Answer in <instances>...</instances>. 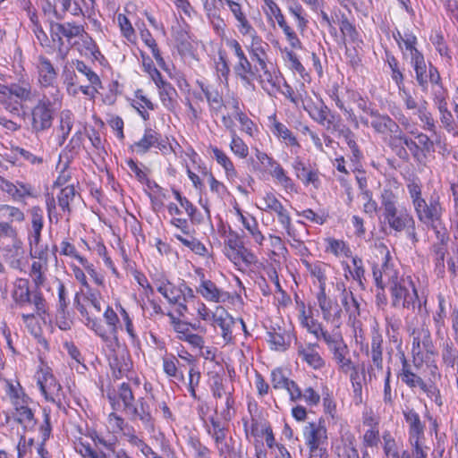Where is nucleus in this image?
<instances>
[{
    "label": "nucleus",
    "instance_id": "obj_6",
    "mask_svg": "<svg viewBox=\"0 0 458 458\" xmlns=\"http://www.w3.org/2000/svg\"><path fill=\"white\" fill-rule=\"evenodd\" d=\"M6 394L13 408L14 420L21 425L24 429H33L37 425V420L30 406L32 400L24 392L20 383L13 384L7 381Z\"/></svg>",
    "mask_w": 458,
    "mask_h": 458
},
{
    "label": "nucleus",
    "instance_id": "obj_33",
    "mask_svg": "<svg viewBox=\"0 0 458 458\" xmlns=\"http://www.w3.org/2000/svg\"><path fill=\"white\" fill-rule=\"evenodd\" d=\"M72 46L76 47L81 55L90 56L94 60L98 61L104 58L96 41L85 30L80 36L79 41H74Z\"/></svg>",
    "mask_w": 458,
    "mask_h": 458
},
{
    "label": "nucleus",
    "instance_id": "obj_21",
    "mask_svg": "<svg viewBox=\"0 0 458 458\" xmlns=\"http://www.w3.org/2000/svg\"><path fill=\"white\" fill-rule=\"evenodd\" d=\"M402 413L408 427V440L425 438V423L419 412L410 405H404Z\"/></svg>",
    "mask_w": 458,
    "mask_h": 458
},
{
    "label": "nucleus",
    "instance_id": "obj_27",
    "mask_svg": "<svg viewBox=\"0 0 458 458\" xmlns=\"http://www.w3.org/2000/svg\"><path fill=\"white\" fill-rule=\"evenodd\" d=\"M407 60H409L411 66L413 68V71L415 72V80L418 86L421 89L422 91H427V71L428 67L427 65V62L423 53L421 51L415 52L412 55H409Z\"/></svg>",
    "mask_w": 458,
    "mask_h": 458
},
{
    "label": "nucleus",
    "instance_id": "obj_57",
    "mask_svg": "<svg viewBox=\"0 0 458 458\" xmlns=\"http://www.w3.org/2000/svg\"><path fill=\"white\" fill-rule=\"evenodd\" d=\"M282 53L283 58L287 64L288 68L304 78L305 75H307V72L304 66L299 60L298 55L293 50L288 49L287 47H285Z\"/></svg>",
    "mask_w": 458,
    "mask_h": 458
},
{
    "label": "nucleus",
    "instance_id": "obj_20",
    "mask_svg": "<svg viewBox=\"0 0 458 458\" xmlns=\"http://www.w3.org/2000/svg\"><path fill=\"white\" fill-rule=\"evenodd\" d=\"M412 338L411 352L419 356L422 352H433L434 345L431 340L430 331L426 325L414 327L410 333Z\"/></svg>",
    "mask_w": 458,
    "mask_h": 458
},
{
    "label": "nucleus",
    "instance_id": "obj_32",
    "mask_svg": "<svg viewBox=\"0 0 458 458\" xmlns=\"http://www.w3.org/2000/svg\"><path fill=\"white\" fill-rule=\"evenodd\" d=\"M372 121L370 126L374 131L380 134L397 133L399 131V125L387 114H380L377 109L370 112Z\"/></svg>",
    "mask_w": 458,
    "mask_h": 458
},
{
    "label": "nucleus",
    "instance_id": "obj_63",
    "mask_svg": "<svg viewBox=\"0 0 458 458\" xmlns=\"http://www.w3.org/2000/svg\"><path fill=\"white\" fill-rule=\"evenodd\" d=\"M174 237L185 247L191 250L194 253L199 255V256H205L208 252L207 248L205 245L200 242L198 239L194 238L193 236L190 237H183L180 234H175Z\"/></svg>",
    "mask_w": 458,
    "mask_h": 458
},
{
    "label": "nucleus",
    "instance_id": "obj_9",
    "mask_svg": "<svg viewBox=\"0 0 458 458\" xmlns=\"http://www.w3.org/2000/svg\"><path fill=\"white\" fill-rule=\"evenodd\" d=\"M303 438L308 458H328L327 428L321 422H309L303 428Z\"/></svg>",
    "mask_w": 458,
    "mask_h": 458
},
{
    "label": "nucleus",
    "instance_id": "obj_13",
    "mask_svg": "<svg viewBox=\"0 0 458 458\" xmlns=\"http://www.w3.org/2000/svg\"><path fill=\"white\" fill-rule=\"evenodd\" d=\"M37 70L41 86V94H47L53 89L55 94L63 95L60 88L55 84L57 71L47 57L45 55L38 57Z\"/></svg>",
    "mask_w": 458,
    "mask_h": 458
},
{
    "label": "nucleus",
    "instance_id": "obj_5",
    "mask_svg": "<svg viewBox=\"0 0 458 458\" xmlns=\"http://www.w3.org/2000/svg\"><path fill=\"white\" fill-rule=\"evenodd\" d=\"M119 399L123 403V411L131 420H139L144 428L149 431L155 428V420L151 414L150 406L144 397L135 400L131 387L128 383H122L118 389Z\"/></svg>",
    "mask_w": 458,
    "mask_h": 458
},
{
    "label": "nucleus",
    "instance_id": "obj_55",
    "mask_svg": "<svg viewBox=\"0 0 458 458\" xmlns=\"http://www.w3.org/2000/svg\"><path fill=\"white\" fill-rule=\"evenodd\" d=\"M76 191L73 185H68L60 191L57 195V202L64 214L68 216L71 214L70 203L74 199Z\"/></svg>",
    "mask_w": 458,
    "mask_h": 458
},
{
    "label": "nucleus",
    "instance_id": "obj_7",
    "mask_svg": "<svg viewBox=\"0 0 458 458\" xmlns=\"http://www.w3.org/2000/svg\"><path fill=\"white\" fill-rule=\"evenodd\" d=\"M224 254L235 266L250 267L258 262L257 256L247 247L239 233L232 229L225 235Z\"/></svg>",
    "mask_w": 458,
    "mask_h": 458
},
{
    "label": "nucleus",
    "instance_id": "obj_17",
    "mask_svg": "<svg viewBox=\"0 0 458 458\" xmlns=\"http://www.w3.org/2000/svg\"><path fill=\"white\" fill-rule=\"evenodd\" d=\"M370 363L368 367V381L371 383L377 379L378 373L383 371V338L376 334L371 338L370 351L369 352Z\"/></svg>",
    "mask_w": 458,
    "mask_h": 458
},
{
    "label": "nucleus",
    "instance_id": "obj_46",
    "mask_svg": "<svg viewBox=\"0 0 458 458\" xmlns=\"http://www.w3.org/2000/svg\"><path fill=\"white\" fill-rule=\"evenodd\" d=\"M437 301L438 306L436 313L433 315V322L437 336L443 338L445 335L446 318L445 299L443 295L439 294L437 296Z\"/></svg>",
    "mask_w": 458,
    "mask_h": 458
},
{
    "label": "nucleus",
    "instance_id": "obj_58",
    "mask_svg": "<svg viewBox=\"0 0 458 458\" xmlns=\"http://www.w3.org/2000/svg\"><path fill=\"white\" fill-rule=\"evenodd\" d=\"M157 87L159 89V98L164 106L169 110L172 109L174 104L173 97L176 95L175 89L166 81L158 84Z\"/></svg>",
    "mask_w": 458,
    "mask_h": 458
},
{
    "label": "nucleus",
    "instance_id": "obj_35",
    "mask_svg": "<svg viewBox=\"0 0 458 458\" xmlns=\"http://www.w3.org/2000/svg\"><path fill=\"white\" fill-rule=\"evenodd\" d=\"M437 368L434 367L431 371L432 377L429 378L428 381H422L418 387L426 394L428 398H429L432 402H434L438 407H441L444 403L443 397L441 395L440 389L435 383V379L440 378V374L437 373Z\"/></svg>",
    "mask_w": 458,
    "mask_h": 458
},
{
    "label": "nucleus",
    "instance_id": "obj_19",
    "mask_svg": "<svg viewBox=\"0 0 458 458\" xmlns=\"http://www.w3.org/2000/svg\"><path fill=\"white\" fill-rule=\"evenodd\" d=\"M201 275L200 283L196 288L198 293H199L207 301L209 302H225L231 295L228 292H225L217 287V285L211 280L205 278L202 272H198Z\"/></svg>",
    "mask_w": 458,
    "mask_h": 458
},
{
    "label": "nucleus",
    "instance_id": "obj_2",
    "mask_svg": "<svg viewBox=\"0 0 458 458\" xmlns=\"http://www.w3.org/2000/svg\"><path fill=\"white\" fill-rule=\"evenodd\" d=\"M386 279L389 284L391 305L394 308H403L421 311L426 308L427 298L420 296L415 284L411 276H399L396 270L386 267Z\"/></svg>",
    "mask_w": 458,
    "mask_h": 458
},
{
    "label": "nucleus",
    "instance_id": "obj_48",
    "mask_svg": "<svg viewBox=\"0 0 458 458\" xmlns=\"http://www.w3.org/2000/svg\"><path fill=\"white\" fill-rule=\"evenodd\" d=\"M173 193L181 207L185 209L191 221L193 224H200L203 221V216L196 207L186 197L182 196L179 191L173 189Z\"/></svg>",
    "mask_w": 458,
    "mask_h": 458
},
{
    "label": "nucleus",
    "instance_id": "obj_3",
    "mask_svg": "<svg viewBox=\"0 0 458 458\" xmlns=\"http://www.w3.org/2000/svg\"><path fill=\"white\" fill-rule=\"evenodd\" d=\"M63 98L64 95L55 94L53 89L38 96L36 104L27 114L33 133H43L52 127L55 114L62 106ZM23 114L26 115V113L23 112Z\"/></svg>",
    "mask_w": 458,
    "mask_h": 458
},
{
    "label": "nucleus",
    "instance_id": "obj_31",
    "mask_svg": "<svg viewBox=\"0 0 458 458\" xmlns=\"http://www.w3.org/2000/svg\"><path fill=\"white\" fill-rule=\"evenodd\" d=\"M250 39V43L247 46L250 57L252 61H256L258 63L260 69H265L264 66L268 64L267 60L269 45L259 35L251 38Z\"/></svg>",
    "mask_w": 458,
    "mask_h": 458
},
{
    "label": "nucleus",
    "instance_id": "obj_45",
    "mask_svg": "<svg viewBox=\"0 0 458 458\" xmlns=\"http://www.w3.org/2000/svg\"><path fill=\"white\" fill-rule=\"evenodd\" d=\"M175 332L181 341L187 342L191 346L201 349L204 345V339L202 336L192 333L189 328V324L186 322H177Z\"/></svg>",
    "mask_w": 458,
    "mask_h": 458
},
{
    "label": "nucleus",
    "instance_id": "obj_16",
    "mask_svg": "<svg viewBox=\"0 0 458 458\" xmlns=\"http://www.w3.org/2000/svg\"><path fill=\"white\" fill-rule=\"evenodd\" d=\"M396 357H398L401 363V367L396 374L397 377L411 389L416 388L422 384L423 378L417 372L419 365L415 362V359L411 361L402 350H398Z\"/></svg>",
    "mask_w": 458,
    "mask_h": 458
},
{
    "label": "nucleus",
    "instance_id": "obj_34",
    "mask_svg": "<svg viewBox=\"0 0 458 458\" xmlns=\"http://www.w3.org/2000/svg\"><path fill=\"white\" fill-rule=\"evenodd\" d=\"M196 83L199 86L202 93L204 94L210 112L217 114L224 106V100L220 92L214 87L206 85L200 81H197Z\"/></svg>",
    "mask_w": 458,
    "mask_h": 458
},
{
    "label": "nucleus",
    "instance_id": "obj_49",
    "mask_svg": "<svg viewBox=\"0 0 458 458\" xmlns=\"http://www.w3.org/2000/svg\"><path fill=\"white\" fill-rule=\"evenodd\" d=\"M289 13L294 18L297 23V29L301 33H303L307 28L309 21L305 10L298 2L293 1L287 6Z\"/></svg>",
    "mask_w": 458,
    "mask_h": 458
},
{
    "label": "nucleus",
    "instance_id": "obj_29",
    "mask_svg": "<svg viewBox=\"0 0 458 458\" xmlns=\"http://www.w3.org/2000/svg\"><path fill=\"white\" fill-rule=\"evenodd\" d=\"M318 347V344H297L298 356L314 369H320L325 366V360L317 351Z\"/></svg>",
    "mask_w": 458,
    "mask_h": 458
},
{
    "label": "nucleus",
    "instance_id": "obj_4",
    "mask_svg": "<svg viewBox=\"0 0 458 458\" xmlns=\"http://www.w3.org/2000/svg\"><path fill=\"white\" fill-rule=\"evenodd\" d=\"M380 209L384 223L395 233L403 232L414 223L411 212L398 202L397 195L391 189H384L380 195Z\"/></svg>",
    "mask_w": 458,
    "mask_h": 458
},
{
    "label": "nucleus",
    "instance_id": "obj_26",
    "mask_svg": "<svg viewBox=\"0 0 458 458\" xmlns=\"http://www.w3.org/2000/svg\"><path fill=\"white\" fill-rule=\"evenodd\" d=\"M212 321L214 326L220 327L224 341L226 344L232 343L233 339V327L235 324V320L227 310L221 306L216 307L212 314Z\"/></svg>",
    "mask_w": 458,
    "mask_h": 458
},
{
    "label": "nucleus",
    "instance_id": "obj_41",
    "mask_svg": "<svg viewBox=\"0 0 458 458\" xmlns=\"http://www.w3.org/2000/svg\"><path fill=\"white\" fill-rule=\"evenodd\" d=\"M380 252L383 255V263L380 268L377 267H373V277L375 279L377 287L380 288L381 290H384V278H386V267L390 270L395 269L394 268L393 264L390 263L392 257L388 249L386 246H383Z\"/></svg>",
    "mask_w": 458,
    "mask_h": 458
},
{
    "label": "nucleus",
    "instance_id": "obj_30",
    "mask_svg": "<svg viewBox=\"0 0 458 458\" xmlns=\"http://www.w3.org/2000/svg\"><path fill=\"white\" fill-rule=\"evenodd\" d=\"M161 135L151 128H147L144 131L143 137L133 145L132 150L138 154L147 153L150 148L157 147L160 150L165 148V145L160 141Z\"/></svg>",
    "mask_w": 458,
    "mask_h": 458
},
{
    "label": "nucleus",
    "instance_id": "obj_61",
    "mask_svg": "<svg viewBox=\"0 0 458 458\" xmlns=\"http://www.w3.org/2000/svg\"><path fill=\"white\" fill-rule=\"evenodd\" d=\"M0 218L7 219L9 223L25 220L24 213L17 207L10 205H0Z\"/></svg>",
    "mask_w": 458,
    "mask_h": 458
},
{
    "label": "nucleus",
    "instance_id": "obj_56",
    "mask_svg": "<svg viewBox=\"0 0 458 458\" xmlns=\"http://www.w3.org/2000/svg\"><path fill=\"white\" fill-rule=\"evenodd\" d=\"M320 339H322L326 343L330 352H333L339 346L345 344L343 335L341 332L338 330V328L334 329L331 332L323 329L322 333L319 334V340Z\"/></svg>",
    "mask_w": 458,
    "mask_h": 458
},
{
    "label": "nucleus",
    "instance_id": "obj_36",
    "mask_svg": "<svg viewBox=\"0 0 458 458\" xmlns=\"http://www.w3.org/2000/svg\"><path fill=\"white\" fill-rule=\"evenodd\" d=\"M31 293L30 291L29 281L27 279L19 278L15 281L12 298L16 306L20 308L25 307L30 303Z\"/></svg>",
    "mask_w": 458,
    "mask_h": 458
},
{
    "label": "nucleus",
    "instance_id": "obj_11",
    "mask_svg": "<svg viewBox=\"0 0 458 458\" xmlns=\"http://www.w3.org/2000/svg\"><path fill=\"white\" fill-rule=\"evenodd\" d=\"M37 384L47 402L56 404L59 408L63 404L64 392L61 385L48 369H41L36 374Z\"/></svg>",
    "mask_w": 458,
    "mask_h": 458
},
{
    "label": "nucleus",
    "instance_id": "obj_15",
    "mask_svg": "<svg viewBox=\"0 0 458 458\" xmlns=\"http://www.w3.org/2000/svg\"><path fill=\"white\" fill-rule=\"evenodd\" d=\"M317 301L323 319L334 325L335 328H339L342 324L344 311L338 301L327 296L326 291L318 293Z\"/></svg>",
    "mask_w": 458,
    "mask_h": 458
},
{
    "label": "nucleus",
    "instance_id": "obj_62",
    "mask_svg": "<svg viewBox=\"0 0 458 458\" xmlns=\"http://www.w3.org/2000/svg\"><path fill=\"white\" fill-rule=\"evenodd\" d=\"M441 358H442L443 363L446 367L452 368V369L454 368L455 363L458 360V358H457V350L454 349V344L452 343V341L447 340L443 344Z\"/></svg>",
    "mask_w": 458,
    "mask_h": 458
},
{
    "label": "nucleus",
    "instance_id": "obj_42",
    "mask_svg": "<svg viewBox=\"0 0 458 458\" xmlns=\"http://www.w3.org/2000/svg\"><path fill=\"white\" fill-rule=\"evenodd\" d=\"M254 156L255 159L250 158V164L254 172H270V169H273V167L278 163L272 157L259 148L254 149Z\"/></svg>",
    "mask_w": 458,
    "mask_h": 458
},
{
    "label": "nucleus",
    "instance_id": "obj_44",
    "mask_svg": "<svg viewBox=\"0 0 458 458\" xmlns=\"http://www.w3.org/2000/svg\"><path fill=\"white\" fill-rule=\"evenodd\" d=\"M331 352L340 372L348 374L353 369L354 363L349 356L350 351L346 344H344Z\"/></svg>",
    "mask_w": 458,
    "mask_h": 458
},
{
    "label": "nucleus",
    "instance_id": "obj_50",
    "mask_svg": "<svg viewBox=\"0 0 458 458\" xmlns=\"http://www.w3.org/2000/svg\"><path fill=\"white\" fill-rule=\"evenodd\" d=\"M269 174L286 191H296L293 181L286 174L285 170L279 163L270 169Z\"/></svg>",
    "mask_w": 458,
    "mask_h": 458
},
{
    "label": "nucleus",
    "instance_id": "obj_52",
    "mask_svg": "<svg viewBox=\"0 0 458 458\" xmlns=\"http://www.w3.org/2000/svg\"><path fill=\"white\" fill-rule=\"evenodd\" d=\"M267 342L270 348L274 351L284 352L287 350L290 345L289 336L284 332L281 331H269L267 332Z\"/></svg>",
    "mask_w": 458,
    "mask_h": 458
},
{
    "label": "nucleus",
    "instance_id": "obj_53",
    "mask_svg": "<svg viewBox=\"0 0 458 458\" xmlns=\"http://www.w3.org/2000/svg\"><path fill=\"white\" fill-rule=\"evenodd\" d=\"M307 270L310 273L312 276L317 278L319 284V291H326V284H327V276H326V267H327L325 263L317 262L315 264H311L308 261L303 262Z\"/></svg>",
    "mask_w": 458,
    "mask_h": 458
},
{
    "label": "nucleus",
    "instance_id": "obj_8",
    "mask_svg": "<svg viewBox=\"0 0 458 458\" xmlns=\"http://www.w3.org/2000/svg\"><path fill=\"white\" fill-rule=\"evenodd\" d=\"M303 438L308 458H328L327 428L321 422H309L303 428Z\"/></svg>",
    "mask_w": 458,
    "mask_h": 458
},
{
    "label": "nucleus",
    "instance_id": "obj_40",
    "mask_svg": "<svg viewBox=\"0 0 458 458\" xmlns=\"http://www.w3.org/2000/svg\"><path fill=\"white\" fill-rule=\"evenodd\" d=\"M210 149L213 153V157L224 168L226 178L233 182L237 178L238 174L233 161L217 147H210Z\"/></svg>",
    "mask_w": 458,
    "mask_h": 458
},
{
    "label": "nucleus",
    "instance_id": "obj_47",
    "mask_svg": "<svg viewBox=\"0 0 458 458\" xmlns=\"http://www.w3.org/2000/svg\"><path fill=\"white\" fill-rule=\"evenodd\" d=\"M386 62L391 70V78L398 87L399 90L404 89V75L400 68L399 61L389 51H386Z\"/></svg>",
    "mask_w": 458,
    "mask_h": 458
},
{
    "label": "nucleus",
    "instance_id": "obj_43",
    "mask_svg": "<svg viewBox=\"0 0 458 458\" xmlns=\"http://www.w3.org/2000/svg\"><path fill=\"white\" fill-rule=\"evenodd\" d=\"M31 219L32 238L30 245L34 242L38 245L41 239V232L44 226L43 209L39 206H33L29 209Z\"/></svg>",
    "mask_w": 458,
    "mask_h": 458
},
{
    "label": "nucleus",
    "instance_id": "obj_54",
    "mask_svg": "<svg viewBox=\"0 0 458 458\" xmlns=\"http://www.w3.org/2000/svg\"><path fill=\"white\" fill-rule=\"evenodd\" d=\"M279 28L283 30L285 38L292 48L295 49H301L302 48V43L300 40L297 33L294 31V30L288 24V22L285 20V17H282L276 21Z\"/></svg>",
    "mask_w": 458,
    "mask_h": 458
},
{
    "label": "nucleus",
    "instance_id": "obj_28",
    "mask_svg": "<svg viewBox=\"0 0 458 458\" xmlns=\"http://www.w3.org/2000/svg\"><path fill=\"white\" fill-rule=\"evenodd\" d=\"M269 128L272 134L287 146L301 148V145L294 134L288 127L276 119V114L268 116Z\"/></svg>",
    "mask_w": 458,
    "mask_h": 458
},
{
    "label": "nucleus",
    "instance_id": "obj_23",
    "mask_svg": "<svg viewBox=\"0 0 458 458\" xmlns=\"http://www.w3.org/2000/svg\"><path fill=\"white\" fill-rule=\"evenodd\" d=\"M38 95L37 90L33 89L28 81H20L8 85V97L13 101L21 103V111L24 108V103L33 101Z\"/></svg>",
    "mask_w": 458,
    "mask_h": 458
},
{
    "label": "nucleus",
    "instance_id": "obj_37",
    "mask_svg": "<svg viewBox=\"0 0 458 458\" xmlns=\"http://www.w3.org/2000/svg\"><path fill=\"white\" fill-rule=\"evenodd\" d=\"M74 123V115L68 110H63L59 114V124L56 127L58 144L64 145L66 141Z\"/></svg>",
    "mask_w": 458,
    "mask_h": 458
},
{
    "label": "nucleus",
    "instance_id": "obj_10",
    "mask_svg": "<svg viewBox=\"0 0 458 458\" xmlns=\"http://www.w3.org/2000/svg\"><path fill=\"white\" fill-rule=\"evenodd\" d=\"M225 44L238 59L237 64L233 67L235 74L245 87L254 88L253 80L256 73L252 69L251 63L245 55L242 45L235 38H227L225 40Z\"/></svg>",
    "mask_w": 458,
    "mask_h": 458
},
{
    "label": "nucleus",
    "instance_id": "obj_14",
    "mask_svg": "<svg viewBox=\"0 0 458 458\" xmlns=\"http://www.w3.org/2000/svg\"><path fill=\"white\" fill-rule=\"evenodd\" d=\"M302 101L303 109L309 114L310 117L321 126L331 129V126L339 117L333 113L322 99L314 102L311 99Z\"/></svg>",
    "mask_w": 458,
    "mask_h": 458
},
{
    "label": "nucleus",
    "instance_id": "obj_12",
    "mask_svg": "<svg viewBox=\"0 0 458 458\" xmlns=\"http://www.w3.org/2000/svg\"><path fill=\"white\" fill-rule=\"evenodd\" d=\"M163 296L170 304L176 305V312L180 317H183L188 311L187 302L195 299L193 290L182 280L178 285L171 283L167 287V292Z\"/></svg>",
    "mask_w": 458,
    "mask_h": 458
},
{
    "label": "nucleus",
    "instance_id": "obj_1",
    "mask_svg": "<svg viewBox=\"0 0 458 458\" xmlns=\"http://www.w3.org/2000/svg\"><path fill=\"white\" fill-rule=\"evenodd\" d=\"M406 188L418 221L435 233L445 229L443 226L445 208L440 194L433 191L429 196L424 197L422 183L419 178L409 179Z\"/></svg>",
    "mask_w": 458,
    "mask_h": 458
},
{
    "label": "nucleus",
    "instance_id": "obj_38",
    "mask_svg": "<svg viewBox=\"0 0 458 458\" xmlns=\"http://www.w3.org/2000/svg\"><path fill=\"white\" fill-rule=\"evenodd\" d=\"M293 168L296 176L301 180L304 184H313L316 187L319 184L318 170L309 169L299 158H296L293 163Z\"/></svg>",
    "mask_w": 458,
    "mask_h": 458
},
{
    "label": "nucleus",
    "instance_id": "obj_22",
    "mask_svg": "<svg viewBox=\"0 0 458 458\" xmlns=\"http://www.w3.org/2000/svg\"><path fill=\"white\" fill-rule=\"evenodd\" d=\"M265 69H260L262 73L257 79L262 89L269 96L274 97L281 90V83L284 77L281 72L276 69H270L268 64H266Z\"/></svg>",
    "mask_w": 458,
    "mask_h": 458
},
{
    "label": "nucleus",
    "instance_id": "obj_51",
    "mask_svg": "<svg viewBox=\"0 0 458 458\" xmlns=\"http://www.w3.org/2000/svg\"><path fill=\"white\" fill-rule=\"evenodd\" d=\"M55 28L71 44H72V40L75 38H79L85 30L83 25H79L75 22L55 23Z\"/></svg>",
    "mask_w": 458,
    "mask_h": 458
},
{
    "label": "nucleus",
    "instance_id": "obj_39",
    "mask_svg": "<svg viewBox=\"0 0 458 458\" xmlns=\"http://www.w3.org/2000/svg\"><path fill=\"white\" fill-rule=\"evenodd\" d=\"M237 214L243 227L248 231L249 234L251 236L254 242L259 246H262L263 242L265 240V236L259 230V224L256 218L250 215L244 216L240 209L237 210Z\"/></svg>",
    "mask_w": 458,
    "mask_h": 458
},
{
    "label": "nucleus",
    "instance_id": "obj_59",
    "mask_svg": "<svg viewBox=\"0 0 458 458\" xmlns=\"http://www.w3.org/2000/svg\"><path fill=\"white\" fill-rule=\"evenodd\" d=\"M8 97V85L0 83V103L12 114L19 115L21 113V103L13 101Z\"/></svg>",
    "mask_w": 458,
    "mask_h": 458
},
{
    "label": "nucleus",
    "instance_id": "obj_60",
    "mask_svg": "<svg viewBox=\"0 0 458 458\" xmlns=\"http://www.w3.org/2000/svg\"><path fill=\"white\" fill-rule=\"evenodd\" d=\"M72 64L79 72L85 75L91 86H98L99 89L103 88L99 76L94 71H92L91 68L89 67L83 61L75 60L72 61Z\"/></svg>",
    "mask_w": 458,
    "mask_h": 458
},
{
    "label": "nucleus",
    "instance_id": "obj_18",
    "mask_svg": "<svg viewBox=\"0 0 458 458\" xmlns=\"http://www.w3.org/2000/svg\"><path fill=\"white\" fill-rule=\"evenodd\" d=\"M435 234L437 242L432 246L433 261L435 265L434 271L437 277L444 278L445 274V259L447 253L446 244L449 240V235L446 229L437 231Z\"/></svg>",
    "mask_w": 458,
    "mask_h": 458
},
{
    "label": "nucleus",
    "instance_id": "obj_64",
    "mask_svg": "<svg viewBox=\"0 0 458 458\" xmlns=\"http://www.w3.org/2000/svg\"><path fill=\"white\" fill-rule=\"evenodd\" d=\"M48 264L33 261L30 267V276L37 288L42 286L46 282L45 273L47 270Z\"/></svg>",
    "mask_w": 458,
    "mask_h": 458
},
{
    "label": "nucleus",
    "instance_id": "obj_25",
    "mask_svg": "<svg viewBox=\"0 0 458 458\" xmlns=\"http://www.w3.org/2000/svg\"><path fill=\"white\" fill-rule=\"evenodd\" d=\"M336 458H360L354 434L348 428L340 432V444L335 446Z\"/></svg>",
    "mask_w": 458,
    "mask_h": 458
},
{
    "label": "nucleus",
    "instance_id": "obj_24",
    "mask_svg": "<svg viewBox=\"0 0 458 458\" xmlns=\"http://www.w3.org/2000/svg\"><path fill=\"white\" fill-rule=\"evenodd\" d=\"M261 205L259 208L266 212H274L277 216L281 225H289L291 218L289 212L281 201L272 192H267L261 199Z\"/></svg>",
    "mask_w": 458,
    "mask_h": 458
}]
</instances>
